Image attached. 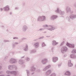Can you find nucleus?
I'll list each match as a JSON object with an SVG mask.
<instances>
[{
  "label": "nucleus",
  "instance_id": "obj_33",
  "mask_svg": "<svg viewBox=\"0 0 76 76\" xmlns=\"http://www.w3.org/2000/svg\"><path fill=\"white\" fill-rule=\"evenodd\" d=\"M72 53L73 54H75L76 53V50L74 49L72 50Z\"/></svg>",
  "mask_w": 76,
  "mask_h": 76
},
{
  "label": "nucleus",
  "instance_id": "obj_28",
  "mask_svg": "<svg viewBox=\"0 0 76 76\" xmlns=\"http://www.w3.org/2000/svg\"><path fill=\"white\" fill-rule=\"evenodd\" d=\"M66 19L69 22H71V20H70V18L69 17H66Z\"/></svg>",
  "mask_w": 76,
  "mask_h": 76
},
{
  "label": "nucleus",
  "instance_id": "obj_3",
  "mask_svg": "<svg viewBox=\"0 0 76 76\" xmlns=\"http://www.w3.org/2000/svg\"><path fill=\"white\" fill-rule=\"evenodd\" d=\"M46 17L44 16H39L37 18V20L38 22H43L45 21Z\"/></svg>",
  "mask_w": 76,
  "mask_h": 76
},
{
  "label": "nucleus",
  "instance_id": "obj_11",
  "mask_svg": "<svg viewBox=\"0 0 76 76\" xmlns=\"http://www.w3.org/2000/svg\"><path fill=\"white\" fill-rule=\"evenodd\" d=\"M18 74H19V72L17 71H11V75H13L14 76H16Z\"/></svg>",
  "mask_w": 76,
  "mask_h": 76
},
{
  "label": "nucleus",
  "instance_id": "obj_35",
  "mask_svg": "<svg viewBox=\"0 0 76 76\" xmlns=\"http://www.w3.org/2000/svg\"><path fill=\"white\" fill-rule=\"evenodd\" d=\"M47 70V69L46 68V67H45L43 69H42V71L45 72V71H46Z\"/></svg>",
  "mask_w": 76,
  "mask_h": 76
},
{
  "label": "nucleus",
  "instance_id": "obj_2",
  "mask_svg": "<svg viewBox=\"0 0 76 76\" xmlns=\"http://www.w3.org/2000/svg\"><path fill=\"white\" fill-rule=\"evenodd\" d=\"M55 12L57 13H59L61 15H64L65 14V12L64 11H62L59 8H57L55 10Z\"/></svg>",
  "mask_w": 76,
  "mask_h": 76
},
{
  "label": "nucleus",
  "instance_id": "obj_1",
  "mask_svg": "<svg viewBox=\"0 0 76 76\" xmlns=\"http://www.w3.org/2000/svg\"><path fill=\"white\" fill-rule=\"evenodd\" d=\"M43 27H46L47 28H47V30H48V31H54V30H55V29H56V27L54 26H53L48 25L47 24L43 25Z\"/></svg>",
  "mask_w": 76,
  "mask_h": 76
},
{
  "label": "nucleus",
  "instance_id": "obj_10",
  "mask_svg": "<svg viewBox=\"0 0 76 76\" xmlns=\"http://www.w3.org/2000/svg\"><path fill=\"white\" fill-rule=\"evenodd\" d=\"M58 18V16L56 15H53L51 16L50 17V19L51 20H55V19H56Z\"/></svg>",
  "mask_w": 76,
  "mask_h": 76
},
{
  "label": "nucleus",
  "instance_id": "obj_9",
  "mask_svg": "<svg viewBox=\"0 0 76 76\" xmlns=\"http://www.w3.org/2000/svg\"><path fill=\"white\" fill-rule=\"evenodd\" d=\"M42 63L43 64H46L47 62H48V59L47 58H45L42 60Z\"/></svg>",
  "mask_w": 76,
  "mask_h": 76
},
{
  "label": "nucleus",
  "instance_id": "obj_22",
  "mask_svg": "<svg viewBox=\"0 0 76 76\" xmlns=\"http://www.w3.org/2000/svg\"><path fill=\"white\" fill-rule=\"evenodd\" d=\"M65 75L67 76H70L71 75V73L70 71H68L65 73Z\"/></svg>",
  "mask_w": 76,
  "mask_h": 76
},
{
  "label": "nucleus",
  "instance_id": "obj_55",
  "mask_svg": "<svg viewBox=\"0 0 76 76\" xmlns=\"http://www.w3.org/2000/svg\"><path fill=\"white\" fill-rule=\"evenodd\" d=\"M47 33V32H46V31H44V32H43V33Z\"/></svg>",
  "mask_w": 76,
  "mask_h": 76
},
{
  "label": "nucleus",
  "instance_id": "obj_56",
  "mask_svg": "<svg viewBox=\"0 0 76 76\" xmlns=\"http://www.w3.org/2000/svg\"><path fill=\"white\" fill-rule=\"evenodd\" d=\"M1 27H4V26H1Z\"/></svg>",
  "mask_w": 76,
  "mask_h": 76
},
{
  "label": "nucleus",
  "instance_id": "obj_46",
  "mask_svg": "<svg viewBox=\"0 0 76 76\" xmlns=\"http://www.w3.org/2000/svg\"><path fill=\"white\" fill-rule=\"evenodd\" d=\"M2 73H3V71H0V75L1 74H2Z\"/></svg>",
  "mask_w": 76,
  "mask_h": 76
},
{
  "label": "nucleus",
  "instance_id": "obj_57",
  "mask_svg": "<svg viewBox=\"0 0 76 76\" xmlns=\"http://www.w3.org/2000/svg\"><path fill=\"white\" fill-rule=\"evenodd\" d=\"M39 72H40V70H39Z\"/></svg>",
  "mask_w": 76,
  "mask_h": 76
},
{
  "label": "nucleus",
  "instance_id": "obj_4",
  "mask_svg": "<svg viewBox=\"0 0 76 76\" xmlns=\"http://www.w3.org/2000/svg\"><path fill=\"white\" fill-rule=\"evenodd\" d=\"M9 63L11 64H15L18 63V60L14 58H11L10 59Z\"/></svg>",
  "mask_w": 76,
  "mask_h": 76
},
{
  "label": "nucleus",
  "instance_id": "obj_23",
  "mask_svg": "<svg viewBox=\"0 0 76 76\" xmlns=\"http://www.w3.org/2000/svg\"><path fill=\"white\" fill-rule=\"evenodd\" d=\"M70 57L71 58H73L74 59L76 58V55L75 54L71 55Z\"/></svg>",
  "mask_w": 76,
  "mask_h": 76
},
{
  "label": "nucleus",
  "instance_id": "obj_49",
  "mask_svg": "<svg viewBox=\"0 0 76 76\" xmlns=\"http://www.w3.org/2000/svg\"><path fill=\"white\" fill-rule=\"evenodd\" d=\"M66 57V55H65L64 56V57Z\"/></svg>",
  "mask_w": 76,
  "mask_h": 76
},
{
  "label": "nucleus",
  "instance_id": "obj_25",
  "mask_svg": "<svg viewBox=\"0 0 76 76\" xmlns=\"http://www.w3.org/2000/svg\"><path fill=\"white\" fill-rule=\"evenodd\" d=\"M18 63L20 64H23L24 63V62H23V60H20L19 61Z\"/></svg>",
  "mask_w": 76,
  "mask_h": 76
},
{
  "label": "nucleus",
  "instance_id": "obj_37",
  "mask_svg": "<svg viewBox=\"0 0 76 76\" xmlns=\"http://www.w3.org/2000/svg\"><path fill=\"white\" fill-rule=\"evenodd\" d=\"M3 42H10V41L7 40H4Z\"/></svg>",
  "mask_w": 76,
  "mask_h": 76
},
{
  "label": "nucleus",
  "instance_id": "obj_26",
  "mask_svg": "<svg viewBox=\"0 0 76 76\" xmlns=\"http://www.w3.org/2000/svg\"><path fill=\"white\" fill-rule=\"evenodd\" d=\"M37 51L35 49H34L30 51V54H32V53H36Z\"/></svg>",
  "mask_w": 76,
  "mask_h": 76
},
{
  "label": "nucleus",
  "instance_id": "obj_53",
  "mask_svg": "<svg viewBox=\"0 0 76 76\" xmlns=\"http://www.w3.org/2000/svg\"><path fill=\"white\" fill-rule=\"evenodd\" d=\"M47 37H48V38H50V36H47Z\"/></svg>",
  "mask_w": 76,
  "mask_h": 76
},
{
  "label": "nucleus",
  "instance_id": "obj_50",
  "mask_svg": "<svg viewBox=\"0 0 76 76\" xmlns=\"http://www.w3.org/2000/svg\"><path fill=\"white\" fill-rule=\"evenodd\" d=\"M0 10L1 11H2V10H3V8H0Z\"/></svg>",
  "mask_w": 76,
  "mask_h": 76
},
{
  "label": "nucleus",
  "instance_id": "obj_29",
  "mask_svg": "<svg viewBox=\"0 0 76 76\" xmlns=\"http://www.w3.org/2000/svg\"><path fill=\"white\" fill-rule=\"evenodd\" d=\"M46 46V45L45 44V42H42V47H44Z\"/></svg>",
  "mask_w": 76,
  "mask_h": 76
},
{
  "label": "nucleus",
  "instance_id": "obj_27",
  "mask_svg": "<svg viewBox=\"0 0 76 76\" xmlns=\"http://www.w3.org/2000/svg\"><path fill=\"white\" fill-rule=\"evenodd\" d=\"M6 73L8 75H12V71L9 70L7 71Z\"/></svg>",
  "mask_w": 76,
  "mask_h": 76
},
{
  "label": "nucleus",
  "instance_id": "obj_18",
  "mask_svg": "<svg viewBox=\"0 0 76 76\" xmlns=\"http://www.w3.org/2000/svg\"><path fill=\"white\" fill-rule=\"evenodd\" d=\"M36 70V68L35 67V66H33L31 67L30 71L31 72H35Z\"/></svg>",
  "mask_w": 76,
  "mask_h": 76
},
{
  "label": "nucleus",
  "instance_id": "obj_32",
  "mask_svg": "<svg viewBox=\"0 0 76 76\" xmlns=\"http://www.w3.org/2000/svg\"><path fill=\"white\" fill-rule=\"evenodd\" d=\"M25 60H26V61H29V60H30V59H29V58H28V57H26V58Z\"/></svg>",
  "mask_w": 76,
  "mask_h": 76
},
{
  "label": "nucleus",
  "instance_id": "obj_39",
  "mask_svg": "<svg viewBox=\"0 0 76 76\" xmlns=\"http://www.w3.org/2000/svg\"><path fill=\"white\" fill-rule=\"evenodd\" d=\"M64 42L63 41L62 42V43L60 45L61 46V45H63L64 44Z\"/></svg>",
  "mask_w": 76,
  "mask_h": 76
},
{
  "label": "nucleus",
  "instance_id": "obj_20",
  "mask_svg": "<svg viewBox=\"0 0 76 76\" xmlns=\"http://www.w3.org/2000/svg\"><path fill=\"white\" fill-rule=\"evenodd\" d=\"M58 44V42H56V40H53L52 41V45L53 46H56Z\"/></svg>",
  "mask_w": 76,
  "mask_h": 76
},
{
  "label": "nucleus",
  "instance_id": "obj_31",
  "mask_svg": "<svg viewBox=\"0 0 76 76\" xmlns=\"http://www.w3.org/2000/svg\"><path fill=\"white\" fill-rule=\"evenodd\" d=\"M26 73H27V76H29V71L28 70H26Z\"/></svg>",
  "mask_w": 76,
  "mask_h": 76
},
{
  "label": "nucleus",
  "instance_id": "obj_58",
  "mask_svg": "<svg viewBox=\"0 0 76 76\" xmlns=\"http://www.w3.org/2000/svg\"><path fill=\"white\" fill-rule=\"evenodd\" d=\"M75 67H76V65H75Z\"/></svg>",
  "mask_w": 76,
  "mask_h": 76
},
{
  "label": "nucleus",
  "instance_id": "obj_45",
  "mask_svg": "<svg viewBox=\"0 0 76 76\" xmlns=\"http://www.w3.org/2000/svg\"><path fill=\"white\" fill-rule=\"evenodd\" d=\"M54 50V48H52V49H51V50L52 51V53H53V50Z\"/></svg>",
  "mask_w": 76,
  "mask_h": 76
},
{
  "label": "nucleus",
  "instance_id": "obj_5",
  "mask_svg": "<svg viewBox=\"0 0 76 76\" xmlns=\"http://www.w3.org/2000/svg\"><path fill=\"white\" fill-rule=\"evenodd\" d=\"M8 68L9 70H13L15 68V70L17 69V67L16 65H9L8 66Z\"/></svg>",
  "mask_w": 76,
  "mask_h": 76
},
{
  "label": "nucleus",
  "instance_id": "obj_21",
  "mask_svg": "<svg viewBox=\"0 0 76 76\" xmlns=\"http://www.w3.org/2000/svg\"><path fill=\"white\" fill-rule=\"evenodd\" d=\"M34 46L35 48H38L39 47V42H36L34 43Z\"/></svg>",
  "mask_w": 76,
  "mask_h": 76
},
{
  "label": "nucleus",
  "instance_id": "obj_8",
  "mask_svg": "<svg viewBox=\"0 0 76 76\" xmlns=\"http://www.w3.org/2000/svg\"><path fill=\"white\" fill-rule=\"evenodd\" d=\"M52 73V71L51 70H48L45 72V75L46 76H48Z\"/></svg>",
  "mask_w": 76,
  "mask_h": 76
},
{
  "label": "nucleus",
  "instance_id": "obj_52",
  "mask_svg": "<svg viewBox=\"0 0 76 76\" xmlns=\"http://www.w3.org/2000/svg\"><path fill=\"white\" fill-rule=\"evenodd\" d=\"M34 73L35 72H32V73H31V75H34Z\"/></svg>",
  "mask_w": 76,
  "mask_h": 76
},
{
  "label": "nucleus",
  "instance_id": "obj_34",
  "mask_svg": "<svg viewBox=\"0 0 76 76\" xmlns=\"http://www.w3.org/2000/svg\"><path fill=\"white\" fill-rule=\"evenodd\" d=\"M13 39H19V38L18 37H13Z\"/></svg>",
  "mask_w": 76,
  "mask_h": 76
},
{
  "label": "nucleus",
  "instance_id": "obj_44",
  "mask_svg": "<svg viewBox=\"0 0 76 76\" xmlns=\"http://www.w3.org/2000/svg\"><path fill=\"white\" fill-rule=\"evenodd\" d=\"M19 10V7H16L15 8V10Z\"/></svg>",
  "mask_w": 76,
  "mask_h": 76
},
{
  "label": "nucleus",
  "instance_id": "obj_48",
  "mask_svg": "<svg viewBox=\"0 0 76 76\" xmlns=\"http://www.w3.org/2000/svg\"><path fill=\"white\" fill-rule=\"evenodd\" d=\"M1 68H2L1 66H0V70H1Z\"/></svg>",
  "mask_w": 76,
  "mask_h": 76
},
{
  "label": "nucleus",
  "instance_id": "obj_30",
  "mask_svg": "<svg viewBox=\"0 0 76 76\" xmlns=\"http://www.w3.org/2000/svg\"><path fill=\"white\" fill-rule=\"evenodd\" d=\"M45 67H46V69L47 70V69H50V68L51 67V65H48V66H45Z\"/></svg>",
  "mask_w": 76,
  "mask_h": 76
},
{
  "label": "nucleus",
  "instance_id": "obj_15",
  "mask_svg": "<svg viewBox=\"0 0 76 76\" xmlns=\"http://www.w3.org/2000/svg\"><path fill=\"white\" fill-rule=\"evenodd\" d=\"M69 18L72 20H73L74 19L76 18V15H72L69 16Z\"/></svg>",
  "mask_w": 76,
  "mask_h": 76
},
{
  "label": "nucleus",
  "instance_id": "obj_13",
  "mask_svg": "<svg viewBox=\"0 0 76 76\" xmlns=\"http://www.w3.org/2000/svg\"><path fill=\"white\" fill-rule=\"evenodd\" d=\"M66 10L67 13L71 12V8L69 6H67L66 8Z\"/></svg>",
  "mask_w": 76,
  "mask_h": 76
},
{
  "label": "nucleus",
  "instance_id": "obj_51",
  "mask_svg": "<svg viewBox=\"0 0 76 76\" xmlns=\"http://www.w3.org/2000/svg\"><path fill=\"white\" fill-rule=\"evenodd\" d=\"M0 76H5L3 75H0Z\"/></svg>",
  "mask_w": 76,
  "mask_h": 76
},
{
  "label": "nucleus",
  "instance_id": "obj_17",
  "mask_svg": "<svg viewBox=\"0 0 76 76\" xmlns=\"http://www.w3.org/2000/svg\"><path fill=\"white\" fill-rule=\"evenodd\" d=\"M66 45L68 47H70V48H74L75 47V45L74 44H70L68 43H67Z\"/></svg>",
  "mask_w": 76,
  "mask_h": 76
},
{
  "label": "nucleus",
  "instance_id": "obj_59",
  "mask_svg": "<svg viewBox=\"0 0 76 76\" xmlns=\"http://www.w3.org/2000/svg\"><path fill=\"white\" fill-rule=\"evenodd\" d=\"M73 76H75V75H74Z\"/></svg>",
  "mask_w": 76,
  "mask_h": 76
},
{
  "label": "nucleus",
  "instance_id": "obj_14",
  "mask_svg": "<svg viewBox=\"0 0 76 76\" xmlns=\"http://www.w3.org/2000/svg\"><path fill=\"white\" fill-rule=\"evenodd\" d=\"M52 61L53 63H56L57 61H58V58L57 57H54L52 58Z\"/></svg>",
  "mask_w": 76,
  "mask_h": 76
},
{
  "label": "nucleus",
  "instance_id": "obj_12",
  "mask_svg": "<svg viewBox=\"0 0 76 76\" xmlns=\"http://www.w3.org/2000/svg\"><path fill=\"white\" fill-rule=\"evenodd\" d=\"M72 61L71 60H69L68 62V67H73V64L71 62Z\"/></svg>",
  "mask_w": 76,
  "mask_h": 76
},
{
  "label": "nucleus",
  "instance_id": "obj_38",
  "mask_svg": "<svg viewBox=\"0 0 76 76\" xmlns=\"http://www.w3.org/2000/svg\"><path fill=\"white\" fill-rule=\"evenodd\" d=\"M73 6L74 7L76 8V2L74 4Z\"/></svg>",
  "mask_w": 76,
  "mask_h": 76
},
{
  "label": "nucleus",
  "instance_id": "obj_47",
  "mask_svg": "<svg viewBox=\"0 0 76 76\" xmlns=\"http://www.w3.org/2000/svg\"><path fill=\"white\" fill-rule=\"evenodd\" d=\"M25 58V56H22L21 57V58L22 59V58Z\"/></svg>",
  "mask_w": 76,
  "mask_h": 76
},
{
  "label": "nucleus",
  "instance_id": "obj_42",
  "mask_svg": "<svg viewBox=\"0 0 76 76\" xmlns=\"http://www.w3.org/2000/svg\"><path fill=\"white\" fill-rule=\"evenodd\" d=\"M61 66V64H58V67H60V66Z\"/></svg>",
  "mask_w": 76,
  "mask_h": 76
},
{
  "label": "nucleus",
  "instance_id": "obj_19",
  "mask_svg": "<svg viewBox=\"0 0 76 76\" xmlns=\"http://www.w3.org/2000/svg\"><path fill=\"white\" fill-rule=\"evenodd\" d=\"M4 9L5 11H8L9 10L10 8H9V6L7 5L5 7H4Z\"/></svg>",
  "mask_w": 76,
  "mask_h": 76
},
{
  "label": "nucleus",
  "instance_id": "obj_43",
  "mask_svg": "<svg viewBox=\"0 0 76 76\" xmlns=\"http://www.w3.org/2000/svg\"><path fill=\"white\" fill-rule=\"evenodd\" d=\"M9 58V56H6L5 57V58H6V59H7V58Z\"/></svg>",
  "mask_w": 76,
  "mask_h": 76
},
{
  "label": "nucleus",
  "instance_id": "obj_36",
  "mask_svg": "<svg viewBox=\"0 0 76 76\" xmlns=\"http://www.w3.org/2000/svg\"><path fill=\"white\" fill-rule=\"evenodd\" d=\"M44 29H45L44 28H40L38 30V31H44Z\"/></svg>",
  "mask_w": 76,
  "mask_h": 76
},
{
  "label": "nucleus",
  "instance_id": "obj_7",
  "mask_svg": "<svg viewBox=\"0 0 76 76\" xmlns=\"http://www.w3.org/2000/svg\"><path fill=\"white\" fill-rule=\"evenodd\" d=\"M28 26L26 25H24L22 27V31L23 32H26L28 30Z\"/></svg>",
  "mask_w": 76,
  "mask_h": 76
},
{
  "label": "nucleus",
  "instance_id": "obj_24",
  "mask_svg": "<svg viewBox=\"0 0 76 76\" xmlns=\"http://www.w3.org/2000/svg\"><path fill=\"white\" fill-rule=\"evenodd\" d=\"M19 44V43L16 42L12 44V47L13 48H15V46H16L15 45H18Z\"/></svg>",
  "mask_w": 76,
  "mask_h": 76
},
{
  "label": "nucleus",
  "instance_id": "obj_16",
  "mask_svg": "<svg viewBox=\"0 0 76 76\" xmlns=\"http://www.w3.org/2000/svg\"><path fill=\"white\" fill-rule=\"evenodd\" d=\"M28 46L27 45H26L25 47H23V50L24 51H28Z\"/></svg>",
  "mask_w": 76,
  "mask_h": 76
},
{
  "label": "nucleus",
  "instance_id": "obj_41",
  "mask_svg": "<svg viewBox=\"0 0 76 76\" xmlns=\"http://www.w3.org/2000/svg\"><path fill=\"white\" fill-rule=\"evenodd\" d=\"M26 39V38H22V41H23V40H25V39Z\"/></svg>",
  "mask_w": 76,
  "mask_h": 76
},
{
  "label": "nucleus",
  "instance_id": "obj_6",
  "mask_svg": "<svg viewBox=\"0 0 76 76\" xmlns=\"http://www.w3.org/2000/svg\"><path fill=\"white\" fill-rule=\"evenodd\" d=\"M68 50L66 46H63L61 47V51L62 53H63V52H66Z\"/></svg>",
  "mask_w": 76,
  "mask_h": 76
},
{
  "label": "nucleus",
  "instance_id": "obj_54",
  "mask_svg": "<svg viewBox=\"0 0 76 76\" xmlns=\"http://www.w3.org/2000/svg\"><path fill=\"white\" fill-rule=\"evenodd\" d=\"M12 12H10V15H12Z\"/></svg>",
  "mask_w": 76,
  "mask_h": 76
},
{
  "label": "nucleus",
  "instance_id": "obj_40",
  "mask_svg": "<svg viewBox=\"0 0 76 76\" xmlns=\"http://www.w3.org/2000/svg\"><path fill=\"white\" fill-rule=\"evenodd\" d=\"M44 36H42V37H40L39 38V39H43L44 38Z\"/></svg>",
  "mask_w": 76,
  "mask_h": 76
}]
</instances>
